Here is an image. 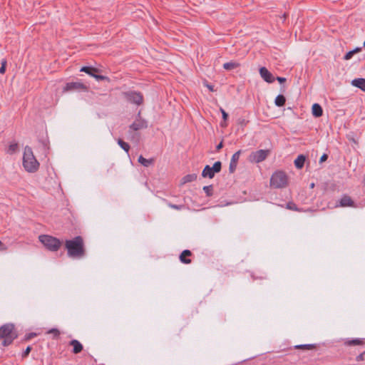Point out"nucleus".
I'll list each match as a JSON object with an SVG mask.
<instances>
[{"instance_id": "obj_1", "label": "nucleus", "mask_w": 365, "mask_h": 365, "mask_svg": "<svg viewBox=\"0 0 365 365\" xmlns=\"http://www.w3.org/2000/svg\"><path fill=\"white\" fill-rule=\"evenodd\" d=\"M67 255L73 259H81L86 255L84 240L81 236H76L73 239L65 241Z\"/></svg>"}, {"instance_id": "obj_2", "label": "nucleus", "mask_w": 365, "mask_h": 365, "mask_svg": "<svg viewBox=\"0 0 365 365\" xmlns=\"http://www.w3.org/2000/svg\"><path fill=\"white\" fill-rule=\"evenodd\" d=\"M18 334L15 326L12 323H6L0 327V339H3L2 345L8 346L16 339Z\"/></svg>"}, {"instance_id": "obj_3", "label": "nucleus", "mask_w": 365, "mask_h": 365, "mask_svg": "<svg viewBox=\"0 0 365 365\" xmlns=\"http://www.w3.org/2000/svg\"><path fill=\"white\" fill-rule=\"evenodd\" d=\"M23 166L29 173H35L39 168V163L36 159L31 148L29 145L24 148Z\"/></svg>"}, {"instance_id": "obj_4", "label": "nucleus", "mask_w": 365, "mask_h": 365, "mask_svg": "<svg viewBox=\"0 0 365 365\" xmlns=\"http://www.w3.org/2000/svg\"><path fill=\"white\" fill-rule=\"evenodd\" d=\"M38 240L51 252L58 251L62 245V242L58 238L48 235H41Z\"/></svg>"}, {"instance_id": "obj_5", "label": "nucleus", "mask_w": 365, "mask_h": 365, "mask_svg": "<svg viewBox=\"0 0 365 365\" xmlns=\"http://www.w3.org/2000/svg\"><path fill=\"white\" fill-rule=\"evenodd\" d=\"M123 98L129 103L137 106H141L144 102V97L140 91L130 90L122 93Z\"/></svg>"}, {"instance_id": "obj_6", "label": "nucleus", "mask_w": 365, "mask_h": 365, "mask_svg": "<svg viewBox=\"0 0 365 365\" xmlns=\"http://www.w3.org/2000/svg\"><path fill=\"white\" fill-rule=\"evenodd\" d=\"M287 175L283 171L274 172L270 178V185L275 188H282L287 185Z\"/></svg>"}, {"instance_id": "obj_7", "label": "nucleus", "mask_w": 365, "mask_h": 365, "mask_svg": "<svg viewBox=\"0 0 365 365\" xmlns=\"http://www.w3.org/2000/svg\"><path fill=\"white\" fill-rule=\"evenodd\" d=\"M336 207H357L356 204L355 202L351 199L350 196H349L346 194H344L336 202Z\"/></svg>"}, {"instance_id": "obj_8", "label": "nucleus", "mask_w": 365, "mask_h": 365, "mask_svg": "<svg viewBox=\"0 0 365 365\" xmlns=\"http://www.w3.org/2000/svg\"><path fill=\"white\" fill-rule=\"evenodd\" d=\"M86 91L87 86L81 82H68L66 83L63 88V92L73 91Z\"/></svg>"}, {"instance_id": "obj_9", "label": "nucleus", "mask_w": 365, "mask_h": 365, "mask_svg": "<svg viewBox=\"0 0 365 365\" xmlns=\"http://www.w3.org/2000/svg\"><path fill=\"white\" fill-rule=\"evenodd\" d=\"M148 122L140 118V112H139L135 120L130 125L129 128L130 130L137 131L141 129H145L148 128Z\"/></svg>"}, {"instance_id": "obj_10", "label": "nucleus", "mask_w": 365, "mask_h": 365, "mask_svg": "<svg viewBox=\"0 0 365 365\" xmlns=\"http://www.w3.org/2000/svg\"><path fill=\"white\" fill-rule=\"evenodd\" d=\"M267 154L268 150L261 149L255 152H252L250 154V158L252 161L260 163L266 159Z\"/></svg>"}, {"instance_id": "obj_11", "label": "nucleus", "mask_w": 365, "mask_h": 365, "mask_svg": "<svg viewBox=\"0 0 365 365\" xmlns=\"http://www.w3.org/2000/svg\"><path fill=\"white\" fill-rule=\"evenodd\" d=\"M259 72L260 76L263 78L264 81L269 83H273L274 81V77L266 67H261L259 70Z\"/></svg>"}, {"instance_id": "obj_12", "label": "nucleus", "mask_w": 365, "mask_h": 365, "mask_svg": "<svg viewBox=\"0 0 365 365\" xmlns=\"http://www.w3.org/2000/svg\"><path fill=\"white\" fill-rule=\"evenodd\" d=\"M241 153L242 151L240 150L232 155L229 165V172L230 173H233L235 171Z\"/></svg>"}, {"instance_id": "obj_13", "label": "nucleus", "mask_w": 365, "mask_h": 365, "mask_svg": "<svg viewBox=\"0 0 365 365\" xmlns=\"http://www.w3.org/2000/svg\"><path fill=\"white\" fill-rule=\"evenodd\" d=\"M191 255H192V252L190 250H185L180 255V257H179L180 261L183 264H190L191 259L190 258H188V257H190Z\"/></svg>"}, {"instance_id": "obj_14", "label": "nucleus", "mask_w": 365, "mask_h": 365, "mask_svg": "<svg viewBox=\"0 0 365 365\" xmlns=\"http://www.w3.org/2000/svg\"><path fill=\"white\" fill-rule=\"evenodd\" d=\"M69 344L73 346L72 352L75 354H79L83 349L82 344L77 339H72Z\"/></svg>"}, {"instance_id": "obj_15", "label": "nucleus", "mask_w": 365, "mask_h": 365, "mask_svg": "<svg viewBox=\"0 0 365 365\" xmlns=\"http://www.w3.org/2000/svg\"><path fill=\"white\" fill-rule=\"evenodd\" d=\"M364 344H365V339H360V338L347 339L344 342V344L346 346H358V345H363Z\"/></svg>"}, {"instance_id": "obj_16", "label": "nucleus", "mask_w": 365, "mask_h": 365, "mask_svg": "<svg viewBox=\"0 0 365 365\" xmlns=\"http://www.w3.org/2000/svg\"><path fill=\"white\" fill-rule=\"evenodd\" d=\"M80 71L93 77L94 74L99 73L100 70L91 66H85L80 69Z\"/></svg>"}, {"instance_id": "obj_17", "label": "nucleus", "mask_w": 365, "mask_h": 365, "mask_svg": "<svg viewBox=\"0 0 365 365\" xmlns=\"http://www.w3.org/2000/svg\"><path fill=\"white\" fill-rule=\"evenodd\" d=\"M351 85L365 91V78H357L351 81Z\"/></svg>"}, {"instance_id": "obj_18", "label": "nucleus", "mask_w": 365, "mask_h": 365, "mask_svg": "<svg viewBox=\"0 0 365 365\" xmlns=\"http://www.w3.org/2000/svg\"><path fill=\"white\" fill-rule=\"evenodd\" d=\"M312 113L315 118H319L323 115L322 107L319 103H314L312 107Z\"/></svg>"}, {"instance_id": "obj_19", "label": "nucleus", "mask_w": 365, "mask_h": 365, "mask_svg": "<svg viewBox=\"0 0 365 365\" xmlns=\"http://www.w3.org/2000/svg\"><path fill=\"white\" fill-rule=\"evenodd\" d=\"M305 161H306V156L302 154L299 155L294 161V166L297 169H302L304 165Z\"/></svg>"}, {"instance_id": "obj_20", "label": "nucleus", "mask_w": 365, "mask_h": 365, "mask_svg": "<svg viewBox=\"0 0 365 365\" xmlns=\"http://www.w3.org/2000/svg\"><path fill=\"white\" fill-rule=\"evenodd\" d=\"M215 173L212 170V168L208 165L205 166V168L202 172V176L203 178H209L210 179L213 178L215 176Z\"/></svg>"}, {"instance_id": "obj_21", "label": "nucleus", "mask_w": 365, "mask_h": 365, "mask_svg": "<svg viewBox=\"0 0 365 365\" xmlns=\"http://www.w3.org/2000/svg\"><path fill=\"white\" fill-rule=\"evenodd\" d=\"M197 179V174L192 173L185 175L181 180V184H185L187 182H191L195 181Z\"/></svg>"}, {"instance_id": "obj_22", "label": "nucleus", "mask_w": 365, "mask_h": 365, "mask_svg": "<svg viewBox=\"0 0 365 365\" xmlns=\"http://www.w3.org/2000/svg\"><path fill=\"white\" fill-rule=\"evenodd\" d=\"M138 161L139 163L143 165L144 167H149L150 165H152L153 163L154 160L153 158L146 159L143 155H140L138 157Z\"/></svg>"}, {"instance_id": "obj_23", "label": "nucleus", "mask_w": 365, "mask_h": 365, "mask_svg": "<svg viewBox=\"0 0 365 365\" xmlns=\"http://www.w3.org/2000/svg\"><path fill=\"white\" fill-rule=\"evenodd\" d=\"M285 102H286V98L282 94L277 95L274 99V104L277 107H282V106H284Z\"/></svg>"}, {"instance_id": "obj_24", "label": "nucleus", "mask_w": 365, "mask_h": 365, "mask_svg": "<svg viewBox=\"0 0 365 365\" xmlns=\"http://www.w3.org/2000/svg\"><path fill=\"white\" fill-rule=\"evenodd\" d=\"M240 66V63L235 61H230L223 64V68L227 71H231Z\"/></svg>"}, {"instance_id": "obj_25", "label": "nucleus", "mask_w": 365, "mask_h": 365, "mask_svg": "<svg viewBox=\"0 0 365 365\" xmlns=\"http://www.w3.org/2000/svg\"><path fill=\"white\" fill-rule=\"evenodd\" d=\"M361 51V47H356L353 50H351L349 51H348L344 56V60H350L353 56L356 53H359Z\"/></svg>"}, {"instance_id": "obj_26", "label": "nucleus", "mask_w": 365, "mask_h": 365, "mask_svg": "<svg viewBox=\"0 0 365 365\" xmlns=\"http://www.w3.org/2000/svg\"><path fill=\"white\" fill-rule=\"evenodd\" d=\"M295 349H302V350H310L316 348V344H299L295 345Z\"/></svg>"}, {"instance_id": "obj_27", "label": "nucleus", "mask_w": 365, "mask_h": 365, "mask_svg": "<svg viewBox=\"0 0 365 365\" xmlns=\"http://www.w3.org/2000/svg\"><path fill=\"white\" fill-rule=\"evenodd\" d=\"M117 143L124 151L128 153L130 147L128 143L123 141L120 138H118L117 140Z\"/></svg>"}, {"instance_id": "obj_28", "label": "nucleus", "mask_w": 365, "mask_h": 365, "mask_svg": "<svg viewBox=\"0 0 365 365\" xmlns=\"http://www.w3.org/2000/svg\"><path fill=\"white\" fill-rule=\"evenodd\" d=\"M221 113H222V119L224 120V122H226L228 119V117H229V115L228 113L222 108H220V109ZM220 125L221 127H226L227 126V123H220Z\"/></svg>"}, {"instance_id": "obj_29", "label": "nucleus", "mask_w": 365, "mask_h": 365, "mask_svg": "<svg viewBox=\"0 0 365 365\" xmlns=\"http://www.w3.org/2000/svg\"><path fill=\"white\" fill-rule=\"evenodd\" d=\"M203 190L205 191L206 196L207 197H210L213 194V187L212 185L204 186Z\"/></svg>"}, {"instance_id": "obj_30", "label": "nucleus", "mask_w": 365, "mask_h": 365, "mask_svg": "<svg viewBox=\"0 0 365 365\" xmlns=\"http://www.w3.org/2000/svg\"><path fill=\"white\" fill-rule=\"evenodd\" d=\"M211 168L215 173H220L222 169V163L220 161H216Z\"/></svg>"}, {"instance_id": "obj_31", "label": "nucleus", "mask_w": 365, "mask_h": 365, "mask_svg": "<svg viewBox=\"0 0 365 365\" xmlns=\"http://www.w3.org/2000/svg\"><path fill=\"white\" fill-rule=\"evenodd\" d=\"M286 208L290 210L300 211V210L297 207V205L293 202H287L286 205Z\"/></svg>"}, {"instance_id": "obj_32", "label": "nucleus", "mask_w": 365, "mask_h": 365, "mask_svg": "<svg viewBox=\"0 0 365 365\" xmlns=\"http://www.w3.org/2000/svg\"><path fill=\"white\" fill-rule=\"evenodd\" d=\"M93 78L97 81H110V79L108 76H103V75H100L98 74V73H95L94 76H93Z\"/></svg>"}, {"instance_id": "obj_33", "label": "nucleus", "mask_w": 365, "mask_h": 365, "mask_svg": "<svg viewBox=\"0 0 365 365\" xmlns=\"http://www.w3.org/2000/svg\"><path fill=\"white\" fill-rule=\"evenodd\" d=\"M17 149H18V144L16 143H11L9 146L8 153H14L17 150Z\"/></svg>"}, {"instance_id": "obj_34", "label": "nucleus", "mask_w": 365, "mask_h": 365, "mask_svg": "<svg viewBox=\"0 0 365 365\" xmlns=\"http://www.w3.org/2000/svg\"><path fill=\"white\" fill-rule=\"evenodd\" d=\"M168 205L170 208H173V209H175L177 210H181L182 209H183L185 207L184 205H175V204H172L170 202L168 203Z\"/></svg>"}, {"instance_id": "obj_35", "label": "nucleus", "mask_w": 365, "mask_h": 365, "mask_svg": "<svg viewBox=\"0 0 365 365\" xmlns=\"http://www.w3.org/2000/svg\"><path fill=\"white\" fill-rule=\"evenodd\" d=\"M1 66L0 67V73L4 74L6 72V60L5 58L1 60Z\"/></svg>"}, {"instance_id": "obj_36", "label": "nucleus", "mask_w": 365, "mask_h": 365, "mask_svg": "<svg viewBox=\"0 0 365 365\" xmlns=\"http://www.w3.org/2000/svg\"><path fill=\"white\" fill-rule=\"evenodd\" d=\"M48 333H49V334H53V337H54V338H58V337L59 336L60 334H61V333H60V331H59V330H58V329H56V328H52V329H51L48 331Z\"/></svg>"}, {"instance_id": "obj_37", "label": "nucleus", "mask_w": 365, "mask_h": 365, "mask_svg": "<svg viewBox=\"0 0 365 365\" xmlns=\"http://www.w3.org/2000/svg\"><path fill=\"white\" fill-rule=\"evenodd\" d=\"M36 336V334L34 333V332H30V333L26 334L24 337V341H29L31 339H33L34 337H35Z\"/></svg>"}, {"instance_id": "obj_38", "label": "nucleus", "mask_w": 365, "mask_h": 365, "mask_svg": "<svg viewBox=\"0 0 365 365\" xmlns=\"http://www.w3.org/2000/svg\"><path fill=\"white\" fill-rule=\"evenodd\" d=\"M31 349H32L31 346H28L22 353V355H21L22 358L27 357L29 356V353L31 352Z\"/></svg>"}, {"instance_id": "obj_39", "label": "nucleus", "mask_w": 365, "mask_h": 365, "mask_svg": "<svg viewBox=\"0 0 365 365\" xmlns=\"http://www.w3.org/2000/svg\"><path fill=\"white\" fill-rule=\"evenodd\" d=\"M364 360H365V351H363L362 353H361L360 354H359L356 357V361H364Z\"/></svg>"}, {"instance_id": "obj_40", "label": "nucleus", "mask_w": 365, "mask_h": 365, "mask_svg": "<svg viewBox=\"0 0 365 365\" xmlns=\"http://www.w3.org/2000/svg\"><path fill=\"white\" fill-rule=\"evenodd\" d=\"M237 123L239 125L244 126L247 124V121L243 118H239L237 120Z\"/></svg>"}, {"instance_id": "obj_41", "label": "nucleus", "mask_w": 365, "mask_h": 365, "mask_svg": "<svg viewBox=\"0 0 365 365\" xmlns=\"http://www.w3.org/2000/svg\"><path fill=\"white\" fill-rule=\"evenodd\" d=\"M327 159H328V155L326 153H324L319 159V163H322L325 162Z\"/></svg>"}, {"instance_id": "obj_42", "label": "nucleus", "mask_w": 365, "mask_h": 365, "mask_svg": "<svg viewBox=\"0 0 365 365\" xmlns=\"http://www.w3.org/2000/svg\"><path fill=\"white\" fill-rule=\"evenodd\" d=\"M277 80L279 81V83H283L286 81V78L284 77H277Z\"/></svg>"}, {"instance_id": "obj_43", "label": "nucleus", "mask_w": 365, "mask_h": 365, "mask_svg": "<svg viewBox=\"0 0 365 365\" xmlns=\"http://www.w3.org/2000/svg\"><path fill=\"white\" fill-rule=\"evenodd\" d=\"M7 249L6 246L2 243V242L0 240V251H4Z\"/></svg>"}, {"instance_id": "obj_44", "label": "nucleus", "mask_w": 365, "mask_h": 365, "mask_svg": "<svg viewBox=\"0 0 365 365\" xmlns=\"http://www.w3.org/2000/svg\"><path fill=\"white\" fill-rule=\"evenodd\" d=\"M206 87L212 92L215 91V89H214V86L212 85H210V84H208V83H206L205 84Z\"/></svg>"}, {"instance_id": "obj_45", "label": "nucleus", "mask_w": 365, "mask_h": 365, "mask_svg": "<svg viewBox=\"0 0 365 365\" xmlns=\"http://www.w3.org/2000/svg\"><path fill=\"white\" fill-rule=\"evenodd\" d=\"M223 147V141H221L217 146H216V150L218 151L220 150V149H222Z\"/></svg>"}, {"instance_id": "obj_46", "label": "nucleus", "mask_w": 365, "mask_h": 365, "mask_svg": "<svg viewBox=\"0 0 365 365\" xmlns=\"http://www.w3.org/2000/svg\"><path fill=\"white\" fill-rule=\"evenodd\" d=\"M39 142L43 145V146L45 148L47 147V140H40Z\"/></svg>"}, {"instance_id": "obj_47", "label": "nucleus", "mask_w": 365, "mask_h": 365, "mask_svg": "<svg viewBox=\"0 0 365 365\" xmlns=\"http://www.w3.org/2000/svg\"><path fill=\"white\" fill-rule=\"evenodd\" d=\"M314 187V182L311 183V185H310V187H311V188H313Z\"/></svg>"}, {"instance_id": "obj_48", "label": "nucleus", "mask_w": 365, "mask_h": 365, "mask_svg": "<svg viewBox=\"0 0 365 365\" xmlns=\"http://www.w3.org/2000/svg\"><path fill=\"white\" fill-rule=\"evenodd\" d=\"M363 182H364V185L365 186V176L364 177Z\"/></svg>"}, {"instance_id": "obj_49", "label": "nucleus", "mask_w": 365, "mask_h": 365, "mask_svg": "<svg viewBox=\"0 0 365 365\" xmlns=\"http://www.w3.org/2000/svg\"><path fill=\"white\" fill-rule=\"evenodd\" d=\"M364 47L365 48V41H364Z\"/></svg>"}]
</instances>
